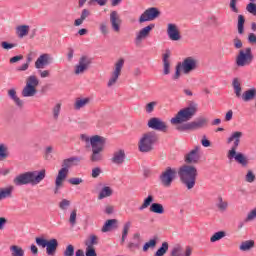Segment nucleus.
Masks as SVG:
<instances>
[{"label": "nucleus", "mask_w": 256, "mask_h": 256, "mask_svg": "<svg viewBox=\"0 0 256 256\" xmlns=\"http://www.w3.org/2000/svg\"><path fill=\"white\" fill-rule=\"evenodd\" d=\"M245 179L247 183H253V181H255V174L253 173V171L248 170Z\"/></svg>", "instance_id": "obj_50"}, {"label": "nucleus", "mask_w": 256, "mask_h": 256, "mask_svg": "<svg viewBox=\"0 0 256 256\" xmlns=\"http://www.w3.org/2000/svg\"><path fill=\"white\" fill-rule=\"evenodd\" d=\"M69 223L72 225V227H75L77 225V209L72 210L69 218Z\"/></svg>", "instance_id": "obj_41"}, {"label": "nucleus", "mask_w": 256, "mask_h": 256, "mask_svg": "<svg viewBox=\"0 0 256 256\" xmlns=\"http://www.w3.org/2000/svg\"><path fill=\"white\" fill-rule=\"evenodd\" d=\"M91 63H93V58L89 56H82L79 59V63L75 67V74L79 75V73H85L89 67H91Z\"/></svg>", "instance_id": "obj_14"}, {"label": "nucleus", "mask_w": 256, "mask_h": 256, "mask_svg": "<svg viewBox=\"0 0 256 256\" xmlns=\"http://www.w3.org/2000/svg\"><path fill=\"white\" fill-rule=\"evenodd\" d=\"M232 86L235 92L236 97H241V82H239V78H234L232 82Z\"/></svg>", "instance_id": "obj_35"}, {"label": "nucleus", "mask_w": 256, "mask_h": 256, "mask_svg": "<svg viewBox=\"0 0 256 256\" xmlns=\"http://www.w3.org/2000/svg\"><path fill=\"white\" fill-rule=\"evenodd\" d=\"M88 247H93V245H99V238L97 235H90V240L85 242Z\"/></svg>", "instance_id": "obj_38"}, {"label": "nucleus", "mask_w": 256, "mask_h": 256, "mask_svg": "<svg viewBox=\"0 0 256 256\" xmlns=\"http://www.w3.org/2000/svg\"><path fill=\"white\" fill-rule=\"evenodd\" d=\"M246 10L248 11V13H251L252 15H256V4L253 2H250L246 6Z\"/></svg>", "instance_id": "obj_47"}, {"label": "nucleus", "mask_w": 256, "mask_h": 256, "mask_svg": "<svg viewBox=\"0 0 256 256\" xmlns=\"http://www.w3.org/2000/svg\"><path fill=\"white\" fill-rule=\"evenodd\" d=\"M238 33L243 35L245 33V16H238Z\"/></svg>", "instance_id": "obj_36"}, {"label": "nucleus", "mask_w": 256, "mask_h": 256, "mask_svg": "<svg viewBox=\"0 0 256 256\" xmlns=\"http://www.w3.org/2000/svg\"><path fill=\"white\" fill-rule=\"evenodd\" d=\"M71 206V201L67 199H62V201L59 203V207L62 209V211L67 210Z\"/></svg>", "instance_id": "obj_46"}, {"label": "nucleus", "mask_w": 256, "mask_h": 256, "mask_svg": "<svg viewBox=\"0 0 256 256\" xmlns=\"http://www.w3.org/2000/svg\"><path fill=\"white\" fill-rule=\"evenodd\" d=\"M89 15H91V12H89V10L87 9H84L82 10L80 18H82L85 21L86 17H89Z\"/></svg>", "instance_id": "obj_61"}, {"label": "nucleus", "mask_w": 256, "mask_h": 256, "mask_svg": "<svg viewBox=\"0 0 256 256\" xmlns=\"http://www.w3.org/2000/svg\"><path fill=\"white\" fill-rule=\"evenodd\" d=\"M0 159H7V148L3 144H0Z\"/></svg>", "instance_id": "obj_48"}, {"label": "nucleus", "mask_w": 256, "mask_h": 256, "mask_svg": "<svg viewBox=\"0 0 256 256\" xmlns=\"http://www.w3.org/2000/svg\"><path fill=\"white\" fill-rule=\"evenodd\" d=\"M253 63V52L248 47L245 50H240L236 57V65L238 67H245V65H251Z\"/></svg>", "instance_id": "obj_11"}, {"label": "nucleus", "mask_w": 256, "mask_h": 256, "mask_svg": "<svg viewBox=\"0 0 256 256\" xmlns=\"http://www.w3.org/2000/svg\"><path fill=\"white\" fill-rule=\"evenodd\" d=\"M91 99L90 98H76V102L74 104V109H76V111H79V109H83V107H85V105H89Z\"/></svg>", "instance_id": "obj_27"}, {"label": "nucleus", "mask_w": 256, "mask_h": 256, "mask_svg": "<svg viewBox=\"0 0 256 256\" xmlns=\"http://www.w3.org/2000/svg\"><path fill=\"white\" fill-rule=\"evenodd\" d=\"M241 97H242V101H245L246 103L248 101H253V99H255L256 97V88H251L246 90Z\"/></svg>", "instance_id": "obj_23"}, {"label": "nucleus", "mask_w": 256, "mask_h": 256, "mask_svg": "<svg viewBox=\"0 0 256 256\" xmlns=\"http://www.w3.org/2000/svg\"><path fill=\"white\" fill-rule=\"evenodd\" d=\"M233 43L236 49H241V47H243V42H241V39L237 37L233 40Z\"/></svg>", "instance_id": "obj_59"}, {"label": "nucleus", "mask_w": 256, "mask_h": 256, "mask_svg": "<svg viewBox=\"0 0 256 256\" xmlns=\"http://www.w3.org/2000/svg\"><path fill=\"white\" fill-rule=\"evenodd\" d=\"M111 229H117V219L107 220L102 227V233H107L111 231Z\"/></svg>", "instance_id": "obj_24"}, {"label": "nucleus", "mask_w": 256, "mask_h": 256, "mask_svg": "<svg viewBox=\"0 0 256 256\" xmlns=\"http://www.w3.org/2000/svg\"><path fill=\"white\" fill-rule=\"evenodd\" d=\"M167 33L171 41H179V39H181V34L175 24H168Z\"/></svg>", "instance_id": "obj_19"}, {"label": "nucleus", "mask_w": 256, "mask_h": 256, "mask_svg": "<svg viewBox=\"0 0 256 256\" xmlns=\"http://www.w3.org/2000/svg\"><path fill=\"white\" fill-rule=\"evenodd\" d=\"M157 105V102L153 101L146 105V113H153L155 106Z\"/></svg>", "instance_id": "obj_51"}, {"label": "nucleus", "mask_w": 256, "mask_h": 256, "mask_svg": "<svg viewBox=\"0 0 256 256\" xmlns=\"http://www.w3.org/2000/svg\"><path fill=\"white\" fill-rule=\"evenodd\" d=\"M241 137H243V132L236 131L233 132L232 135L228 138V144L233 143L234 141L231 150H229L228 152V157L229 159L234 158L237 163L242 165V167H247V165H249V160L247 159V157H245L243 153H237V148L239 147V143H241Z\"/></svg>", "instance_id": "obj_2"}, {"label": "nucleus", "mask_w": 256, "mask_h": 256, "mask_svg": "<svg viewBox=\"0 0 256 256\" xmlns=\"http://www.w3.org/2000/svg\"><path fill=\"white\" fill-rule=\"evenodd\" d=\"M39 85V79L37 76H29L26 82V86L22 90V97H34L37 93V86Z\"/></svg>", "instance_id": "obj_10"}, {"label": "nucleus", "mask_w": 256, "mask_h": 256, "mask_svg": "<svg viewBox=\"0 0 256 256\" xmlns=\"http://www.w3.org/2000/svg\"><path fill=\"white\" fill-rule=\"evenodd\" d=\"M153 201V196L149 195L143 202V204L139 207L140 211H143V209H147L149 205H151V202Z\"/></svg>", "instance_id": "obj_42"}, {"label": "nucleus", "mask_w": 256, "mask_h": 256, "mask_svg": "<svg viewBox=\"0 0 256 256\" xmlns=\"http://www.w3.org/2000/svg\"><path fill=\"white\" fill-rule=\"evenodd\" d=\"M17 35L20 38L25 37L26 35H29V26L27 25L18 26Z\"/></svg>", "instance_id": "obj_37"}, {"label": "nucleus", "mask_w": 256, "mask_h": 256, "mask_svg": "<svg viewBox=\"0 0 256 256\" xmlns=\"http://www.w3.org/2000/svg\"><path fill=\"white\" fill-rule=\"evenodd\" d=\"M200 149L201 146H195L194 149L186 154L184 156L185 163H188V165H190L191 163H199V159H201V154H199Z\"/></svg>", "instance_id": "obj_16"}, {"label": "nucleus", "mask_w": 256, "mask_h": 256, "mask_svg": "<svg viewBox=\"0 0 256 256\" xmlns=\"http://www.w3.org/2000/svg\"><path fill=\"white\" fill-rule=\"evenodd\" d=\"M180 252H181V247H175L171 252V256H179Z\"/></svg>", "instance_id": "obj_63"}, {"label": "nucleus", "mask_w": 256, "mask_h": 256, "mask_svg": "<svg viewBox=\"0 0 256 256\" xmlns=\"http://www.w3.org/2000/svg\"><path fill=\"white\" fill-rule=\"evenodd\" d=\"M158 141L159 136L154 131L144 133L138 142L140 153H150V151H153V147H155Z\"/></svg>", "instance_id": "obj_5"}, {"label": "nucleus", "mask_w": 256, "mask_h": 256, "mask_svg": "<svg viewBox=\"0 0 256 256\" xmlns=\"http://www.w3.org/2000/svg\"><path fill=\"white\" fill-rule=\"evenodd\" d=\"M5 225H7V218L0 217V231L4 229Z\"/></svg>", "instance_id": "obj_62"}, {"label": "nucleus", "mask_w": 256, "mask_h": 256, "mask_svg": "<svg viewBox=\"0 0 256 256\" xmlns=\"http://www.w3.org/2000/svg\"><path fill=\"white\" fill-rule=\"evenodd\" d=\"M90 143L92 147V155L90 157V161H92V163L101 161V159H103L101 153L103 149H105V138L99 135H95L90 138Z\"/></svg>", "instance_id": "obj_6"}, {"label": "nucleus", "mask_w": 256, "mask_h": 256, "mask_svg": "<svg viewBox=\"0 0 256 256\" xmlns=\"http://www.w3.org/2000/svg\"><path fill=\"white\" fill-rule=\"evenodd\" d=\"M178 175L180 177V181L187 187V189H193L195 187V183L197 182V168L191 165H183L178 169Z\"/></svg>", "instance_id": "obj_4"}, {"label": "nucleus", "mask_w": 256, "mask_h": 256, "mask_svg": "<svg viewBox=\"0 0 256 256\" xmlns=\"http://www.w3.org/2000/svg\"><path fill=\"white\" fill-rule=\"evenodd\" d=\"M1 46H2L3 49H13V47H16L17 44H11L9 42L4 41V42L1 43Z\"/></svg>", "instance_id": "obj_58"}, {"label": "nucleus", "mask_w": 256, "mask_h": 256, "mask_svg": "<svg viewBox=\"0 0 256 256\" xmlns=\"http://www.w3.org/2000/svg\"><path fill=\"white\" fill-rule=\"evenodd\" d=\"M67 175H69V169L62 167L59 170L58 175L56 177L57 185H60L61 183H63V181H65V179H67Z\"/></svg>", "instance_id": "obj_26"}, {"label": "nucleus", "mask_w": 256, "mask_h": 256, "mask_svg": "<svg viewBox=\"0 0 256 256\" xmlns=\"http://www.w3.org/2000/svg\"><path fill=\"white\" fill-rule=\"evenodd\" d=\"M253 219H256V208H254L252 211H250L245 219V222L253 221Z\"/></svg>", "instance_id": "obj_49"}, {"label": "nucleus", "mask_w": 256, "mask_h": 256, "mask_svg": "<svg viewBox=\"0 0 256 256\" xmlns=\"http://www.w3.org/2000/svg\"><path fill=\"white\" fill-rule=\"evenodd\" d=\"M110 23L112 25L113 31H116V33H119V31H121V19L119 18V14H117V11L111 12Z\"/></svg>", "instance_id": "obj_18"}, {"label": "nucleus", "mask_w": 256, "mask_h": 256, "mask_svg": "<svg viewBox=\"0 0 256 256\" xmlns=\"http://www.w3.org/2000/svg\"><path fill=\"white\" fill-rule=\"evenodd\" d=\"M99 175H101V168L96 167L92 169V177L93 179H97V177H99Z\"/></svg>", "instance_id": "obj_57"}, {"label": "nucleus", "mask_w": 256, "mask_h": 256, "mask_svg": "<svg viewBox=\"0 0 256 256\" xmlns=\"http://www.w3.org/2000/svg\"><path fill=\"white\" fill-rule=\"evenodd\" d=\"M223 237H225V231H219V232H216L210 238V241H211V243H215L216 241H220V239H223Z\"/></svg>", "instance_id": "obj_40"}, {"label": "nucleus", "mask_w": 256, "mask_h": 256, "mask_svg": "<svg viewBox=\"0 0 256 256\" xmlns=\"http://www.w3.org/2000/svg\"><path fill=\"white\" fill-rule=\"evenodd\" d=\"M233 119V110H229L225 115V121H231Z\"/></svg>", "instance_id": "obj_64"}, {"label": "nucleus", "mask_w": 256, "mask_h": 256, "mask_svg": "<svg viewBox=\"0 0 256 256\" xmlns=\"http://www.w3.org/2000/svg\"><path fill=\"white\" fill-rule=\"evenodd\" d=\"M49 54H42L35 62L36 69H45L49 65Z\"/></svg>", "instance_id": "obj_20"}, {"label": "nucleus", "mask_w": 256, "mask_h": 256, "mask_svg": "<svg viewBox=\"0 0 256 256\" xmlns=\"http://www.w3.org/2000/svg\"><path fill=\"white\" fill-rule=\"evenodd\" d=\"M157 245V238L151 239L149 242H146L143 246V251H149L150 247H155Z\"/></svg>", "instance_id": "obj_43"}, {"label": "nucleus", "mask_w": 256, "mask_h": 256, "mask_svg": "<svg viewBox=\"0 0 256 256\" xmlns=\"http://www.w3.org/2000/svg\"><path fill=\"white\" fill-rule=\"evenodd\" d=\"M29 63H31V58H28V62H26L22 66L18 67L17 71H27L29 69Z\"/></svg>", "instance_id": "obj_56"}, {"label": "nucleus", "mask_w": 256, "mask_h": 256, "mask_svg": "<svg viewBox=\"0 0 256 256\" xmlns=\"http://www.w3.org/2000/svg\"><path fill=\"white\" fill-rule=\"evenodd\" d=\"M170 57H171V51L167 50L166 53L163 54V65H164L163 74L164 75H169L171 73V63L169 62Z\"/></svg>", "instance_id": "obj_21"}, {"label": "nucleus", "mask_w": 256, "mask_h": 256, "mask_svg": "<svg viewBox=\"0 0 256 256\" xmlns=\"http://www.w3.org/2000/svg\"><path fill=\"white\" fill-rule=\"evenodd\" d=\"M230 9H232L234 13H239V8H237V0L230 1Z\"/></svg>", "instance_id": "obj_54"}, {"label": "nucleus", "mask_w": 256, "mask_h": 256, "mask_svg": "<svg viewBox=\"0 0 256 256\" xmlns=\"http://www.w3.org/2000/svg\"><path fill=\"white\" fill-rule=\"evenodd\" d=\"M113 195V190L109 186H105L99 193L98 199H105V197H111Z\"/></svg>", "instance_id": "obj_31"}, {"label": "nucleus", "mask_w": 256, "mask_h": 256, "mask_svg": "<svg viewBox=\"0 0 256 256\" xmlns=\"http://www.w3.org/2000/svg\"><path fill=\"white\" fill-rule=\"evenodd\" d=\"M68 182L71 185H81V183H83V179H81V178H71V179L68 180Z\"/></svg>", "instance_id": "obj_55"}, {"label": "nucleus", "mask_w": 256, "mask_h": 256, "mask_svg": "<svg viewBox=\"0 0 256 256\" xmlns=\"http://www.w3.org/2000/svg\"><path fill=\"white\" fill-rule=\"evenodd\" d=\"M167 251H169V243L163 242L161 247L154 254V256H165L167 254Z\"/></svg>", "instance_id": "obj_33"}, {"label": "nucleus", "mask_w": 256, "mask_h": 256, "mask_svg": "<svg viewBox=\"0 0 256 256\" xmlns=\"http://www.w3.org/2000/svg\"><path fill=\"white\" fill-rule=\"evenodd\" d=\"M131 228V222H126L124 224L123 232H122V243L127 239V235H129V229Z\"/></svg>", "instance_id": "obj_39"}, {"label": "nucleus", "mask_w": 256, "mask_h": 256, "mask_svg": "<svg viewBox=\"0 0 256 256\" xmlns=\"http://www.w3.org/2000/svg\"><path fill=\"white\" fill-rule=\"evenodd\" d=\"M18 61H23V55H17L10 58V63H18Z\"/></svg>", "instance_id": "obj_60"}, {"label": "nucleus", "mask_w": 256, "mask_h": 256, "mask_svg": "<svg viewBox=\"0 0 256 256\" xmlns=\"http://www.w3.org/2000/svg\"><path fill=\"white\" fill-rule=\"evenodd\" d=\"M80 162H81V158H79V157H71L68 159H64L62 162V168L69 169V168L73 167L74 163H80Z\"/></svg>", "instance_id": "obj_25"}, {"label": "nucleus", "mask_w": 256, "mask_h": 256, "mask_svg": "<svg viewBox=\"0 0 256 256\" xmlns=\"http://www.w3.org/2000/svg\"><path fill=\"white\" fill-rule=\"evenodd\" d=\"M73 255H75V247L69 244L64 251V256H73Z\"/></svg>", "instance_id": "obj_44"}, {"label": "nucleus", "mask_w": 256, "mask_h": 256, "mask_svg": "<svg viewBox=\"0 0 256 256\" xmlns=\"http://www.w3.org/2000/svg\"><path fill=\"white\" fill-rule=\"evenodd\" d=\"M159 179L163 187H171L173 181L177 179V168H172L170 166L166 167L160 174Z\"/></svg>", "instance_id": "obj_9"}, {"label": "nucleus", "mask_w": 256, "mask_h": 256, "mask_svg": "<svg viewBox=\"0 0 256 256\" xmlns=\"http://www.w3.org/2000/svg\"><path fill=\"white\" fill-rule=\"evenodd\" d=\"M86 256H97V252H95V247L86 248Z\"/></svg>", "instance_id": "obj_53"}, {"label": "nucleus", "mask_w": 256, "mask_h": 256, "mask_svg": "<svg viewBox=\"0 0 256 256\" xmlns=\"http://www.w3.org/2000/svg\"><path fill=\"white\" fill-rule=\"evenodd\" d=\"M255 247V240L243 241L239 247L240 251H251Z\"/></svg>", "instance_id": "obj_28"}, {"label": "nucleus", "mask_w": 256, "mask_h": 256, "mask_svg": "<svg viewBox=\"0 0 256 256\" xmlns=\"http://www.w3.org/2000/svg\"><path fill=\"white\" fill-rule=\"evenodd\" d=\"M153 29H155V24H149L148 26L142 28L136 36V45H141V41H143V39H147V37H149V33H151Z\"/></svg>", "instance_id": "obj_17"}, {"label": "nucleus", "mask_w": 256, "mask_h": 256, "mask_svg": "<svg viewBox=\"0 0 256 256\" xmlns=\"http://www.w3.org/2000/svg\"><path fill=\"white\" fill-rule=\"evenodd\" d=\"M181 69H183L185 75L191 73V71H195L197 69V60L193 59V57H187L182 64L179 62L176 65V72L173 79H179L181 77Z\"/></svg>", "instance_id": "obj_7"}, {"label": "nucleus", "mask_w": 256, "mask_h": 256, "mask_svg": "<svg viewBox=\"0 0 256 256\" xmlns=\"http://www.w3.org/2000/svg\"><path fill=\"white\" fill-rule=\"evenodd\" d=\"M45 179V169H42L40 172H25L16 176L13 180L16 187H21V185H38Z\"/></svg>", "instance_id": "obj_3"}, {"label": "nucleus", "mask_w": 256, "mask_h": 256, "mask_svg": "<svg viewBox=\"0 0 256 256\" xmlns=\"http://www.w3.org/2000/svg\"><path fill=\"white\" fill-rule=\"evenodd\" d=\"M151 213H157L158 215H163L165 213V208L160 203H152L150 206Z\"/></svg>", "instance_id": "obj_29"}, {"label": "nucleus", "mask_w": 256, "mask_h": 256, "mask_svg": "<svg viewBox=\"0 0 256 256\" xmlns=\"http://www.w3.org/2000/svg\"><path fill=\"white\" fill-rule=\"evenodd\" d=\"M60 111H61V104L58 103L53 109L54 119H57L59 117Z\"/></svg>", "instance_id": "obj_52"}, {"label": "nucleus", "mask_w": 256, "mask_h": 256, "mask_svg": "<svg viewBox=\"0 0 256 256\" xmlns=\"http://www.w3.org/2000/svg\"><path fill=\"white\" fill-rule=\"evenodd\" d=\"M161 15V12L159 9L152 7L148 8L144 11V13L141 14L139 18V23H145L146 21H153L157 19Z\"/></svg>", "instance_id": "obj_13"}, {"label": "nucleus", "mask_w": 256, "mask_h": 256, "mask_svg": "<svg viewBox=\"0 0 256 256\" xmlns=\"http://www.w3.org/2000/svg\"><path fill=\"white\" fill-rule=\"evenodd\" d=\"M124 65H125V59H123V58H120L115 63V69L112 72L111 78L108 81V87H113V85H115V83H117V80L121 76V71H122Z\"/></svg>", "instance_id": "obj_12"}, {"label": "nucleus", "mask_w": 256, "mask_h": 256, "mask_svg": "<svg viewBox=\"0 0 256 256\" xmlns=\"http://www.w3.org/2000/svg\"><path fill=\"white\" fill-rule=\"evenodd\" d=\"M36 244L43 249L46 247V253L49 256H55L57 253V248L59 247V241H57L55 238L47 240L43 237H37Z\"/></svg>", "instance_id": "obj_8"}, {"label": "nucleus", "mask_w": 256, "mask_h": 256, "mask_svg": "<svg viewBox=\"0 0 256 256\" xmlns=\"http://www.w3.org/2000/svg\"><path fill=\"white\" fill-rule=\"evenodd\" d=\"M148 127L154 129V131H162V133H167V124L157 117L150 118L148 121Z\"/></svg>", "instance_id": "obj_15"}, {"label": "nucleus", "mask_w": 256, "mask_h": 256, "mask_svg": "<svg viewBox=\"0 0 256 256\" xmlns=\"http://www.w3.org/2000/svg\"><path fill=\"white\" fill-rule=\"evenodd\" d=\"M8 95L11 97V99H13L16 105H18V107H23V101L17 97V91H15V89H10L8 91Z\"/></svg>", "instance_id": "obj_30"}, {"label": "nucleus", "mask_w": 256, "mask_h": 256, "mask_svg": "<svg viewBox=\"0 0 256 256\" xmlns=\"http://www.w3.org/2000/svg\"><path fill=\"white\" fill-rule=\"evenodd\" d=\"M197 103L194 101L188 102V107L181 109L174 118L171 119L172 125H176V130L183 133L185 131H196V129H203L207 125V118H198L191 121L197 115Z\"/></svg>", "instance_id": "obj_1"}, {"label": "nucleus", "mask_w": 256, "mask_h": 256, "mask_svg": "<svg viewBox=\"0 0 256 256\" xmlns=\"http://www.w3.org/2000/svg\"><path fill=\"white\" fill-rule=\"evenodd\" d=\"M218 201H219V203L217 204L218 209H220V211H225L228 207L227 202H223V197L221 196L218 197Z\"/></svg>", "instance_id": "obj_45"}, {"label": "nucleus", "mask_w": 256, "mask_h": 256, "mask_svg": "<svg viewBox=\"0 0 256 256\" xmlns=\"http://www.w3.org/2000/svg\"><path fill=\"white\" fill-rule=\"evenodd\" d=\"M10 251L11 256H25V250L17 245H12Z\"/></svg>", "instance_id": "obj_32"}, {"label": "nucleus", "mask_w": 256, "mask_h": 256, "mask_svg": "<svg viewBox=\"0 0 256 256\" xmlns=\"http://www.w3.org/2000/svg\"><path fill=\"white\" fill-rule=\"evenodd\" d=\"M111 161L112 163H115V165H123V163L125 162V150H119L117 152H114Z\"/></svg>", "instance_id": "obj_22"}, {"label": "nucleus", "mask_w": 256, "mask_h": 256, "mask_svg": "<svg viewBox=\"0 0 256 256\" xmlns=\"http://www.w3.org/2000/svg\"><path fill=\"white\" fill-rule=\"evenodd\" d=\"M13 193V187H7V188H0V201L1 199H7V197H11V194Z\"/></svg>", "instance_id": "obj_34"}]
</instances>
